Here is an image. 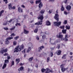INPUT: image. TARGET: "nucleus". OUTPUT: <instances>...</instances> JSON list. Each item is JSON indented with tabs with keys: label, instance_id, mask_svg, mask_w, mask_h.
I'll return each instance as SVG.
<instances>
[{
	"label": "nucleus",
	"instance_id": "nucleus-1",
	"mask_svg": "<svg viewBox=\"0 0 73 73\" xmlns=\"http://www.w3.org/2000/svg\"><path fill=\"white\" fill-rule=\"evenodd\" d=\"M28 46L29 48L28 50H27V52L29 53V51L31 50V48H33V45H32V43H29L28 44Z\"/></svg>",
	"mask_w": 73,
	"mask_h": 73
},
{
	"label": "nucleus",
	"instance_id": "nucleus-2",
	"mask_svg": "<svg viewBox=\"0 0 73 73\" xmlns=\"http://www.w3.org/2000/svg\"><path fill=\"white\" fill-rule=\"evenodd\" d=\"M58 10H57L56 11V14H55V15L54 17V18L56 19V21H58L59 18L58 17H59V16L58 15Z\"/></svg>",
	"mask_w": 73,
	"mask_h": 73
},
{
	"label": "nucleus",
	"instance_id": "nucleus-3",
	"mask_svg": "<svg viewBox=\"0 0 73 73\" xmlns=\"http://www.w3.org/2000/svg\"><path fill=\"white\" fill-rule=\"evenodd\" d=\"M5 63L4 64L3 66L2 67V69H4V68H5L6 66H7V64H6V63H7H7H8V62H9V60H5Z\"/></svg>",
	"mask_w": 73,
	"mask_h": 73
},
{
	"label": "nucleus",
	"instance_id": "nucleus-4",
	"mask_svg": "<svg viewBox=\"0 0 73 73\" xmlns=\"http://www.w3.org/2000/svg\"><path fill=\"white\" fill-rule=\"evenodd\" d=\"M17 48H18L19 51H21V50L23 49H24V47L23 45H22L21 46H17Z\"/></svg>",
	"mask_w": 73,
	"mask_h": 73
},
{
	"label": "nucleus",
	"instance_id": "nucleus-5",
	"mask_svg": "<svg viewBox=\"0 0 73 73\" xmlns=\"http://www.w3.org/2000/svg\"><path fill=\"white\" fill-rule=\"evenodd\" d=\"M54 25L55 26H57V27H59V25H61V22H54Z\"/></svg>",
	"mask_w": 73,
	"mask_h": 73
},
{
	"label": "nucleus",
	"instance_id": "nucleus-6",
	"mask_svg": "<svg viewBox=\"0 0 73 73\" xmlns=\"http://www.w3.org/2000/svg\"><path fill=\"white\" fill-rule=\"evenodd\" d=\"M49 72H51L52 73L53 72V71L50 70L49 69V68H48L46 69V72H45V73H50Z\"/></svg>",
	"mask_w": 73,
	"mask_h": 73
},
{
	"label": "nucleus",
	"instance_id": "nucleus-7",
	"mask_svg": "<svg viewBox=\"0 0 73 73\" xmlns=\"http://www.w3.org/2000/svg\"><path fill=\"white\" fill-rule=\"evenodd\" d=\"M43 17L42 15H41L39 16L38 17V19H39V20H41L40 22H43V21L42 20L43 19Z\"/></svg>",
	"mask_w": 73,
	"mask_h": 73
},
{
	"label": "nucleus",
	"instance_id": "nucleus-8",
	"mask_svg": "<svg viewBox=\"0 0 73 73\" xmlns=\"http://www.w3.org/2000/svg\"><path fill=\"white\" fill-rule=\"evenodd\" d=\"M7 50H8V49L7 48H6L5 50H3V49H1L0 51V52L1 53H2V54H3V53H4V52H7Z\"/></svg>",
	"mask_w": 73,
	"mask_h": 73
},
{
	"label": "nucleus",
	"instance_id": "nucleus-9",
	"mask_svg": "<svg viewBox=\"0 0 73 73\" xmlns=\"http://www.w3.org/2000/svg\"><path fill=\"white\" fill-rule=\"evenodd\" d=\"M8 8L9 10H11L12 9V4L11 3H9L8 5Z\"/></svg>",
	"mask_w": 73,
	"mask_h": 73
},
{
	"label": "nucleus",
	"instance_id": "nucleus-10",
	"mask_svg": "<svg viewBox=\"0 0 73 73\" xmlns=\"http://www.w3.org/2000/svg\"><path fill=\"white\" fill-rule=\"evenodd\" d=\"M44 48V46H40L38 48V51L39 52H41V50H42V49L43 48Z\"/></svg>",
	"mask_w": 73,
	"mask_h": 73
},
{
	"label": "nucleus",
	"instance_id": "nucleus-11",
	"mask_svg": "<svg viewBox=\"0 0 73 73\" xmlns=\"http://www.w3.org/2000/svg\"><path fill=\"white\" fill-rule=\"evenodd\" d=\"M59 36H57V37H58V38H60L62 37H63V35H61V33H59Z\"/></svg>",
	"mask_w": 73,
	"mask_h": 73
},
{
	"label": "nucleus",
	"instance_id": "nucleus-12",
	"mask_svg": "<svg viewBox=\"0 0 73 73\" xmlns=\"http://www.w3.org/2000/svg\"><path fill=\"white\" fill-rule=\"evenodd\" d=\"M72 7L70 5L67 6L66 7V9L68 11H70Z\"/></svg>",
	"mask_w": 73,
	"mask_h": 73
},
{
	"label": "nucleus",
	"instance_id": "nucleus-13",
	"mask_svg": "<svg viewBox=\"0 0 73 73\" xmlns=\"http://www.w3.org/2000/svg\"><path fill=\"white\" fill-rule=\"evenodd\" d=\"M68 38H69L68 37V35H66L64 38L65 39V41H68Z\"/></svg>",
	"mask_w": 73,
	"mask_h": 73
},
{
	"label": "nucleus",
	"instance_id": "nucleus-14",
	"mask_svg": "<svg viewBox=\"0 0 73 73\" xmlns=\"http://www.w3.org/2000/svg\"><path fill=\"white\" fill-rule=\"evenodd\" d=\"M38 7L39 8L40 10L41 8L42 7V3L41 2H40L39 4Z\"/></svg>",
	"mask_w": 73,
	"mask_h": 73
},
{
	"label": "nucleus",
	"instance_id": "nucleus-15",
	"mask_svg": "<svg viewBox=\"0 0 73 73\" xmlns=\"http://www.w3.org/2000/svg\"><path fill=\"white\" fill-rule=\"evenodd\" d=\"M5 44H9V40L7 38L5 40Z\"/></svg>",
	"mask_w": 73,
	"mask_h": 73
},
{
	"label": "nucleus",
	"instance_id": "nucleus-16",
	"mask_svg": "<svg viewBox=\"0 0 73 73\" xmlns=\"http://www.w3.org/2000/svg\"><path fill=\"white\" fill-rule=\"evenodd\" d=\"M18 11L19 12H23V10L19 7L18 8Z\"/></svg>",
	"mask_w": 73,
	"mask_h": 73
},
{
	"label": "nucleus",
	"instance_id": "nucleus-17",
	"mask_svg": "<svg viewBox=\"0 0 73 73\" xmlns=\"http://www.w3.org/2000/svg\"><path fill=\"white\" fill-rule=\"evenodd\" d=\"M24 69V67L23 66H21L20 68H19L18 70L19 72H20V70L23 71V70Z\"/></svg>",
	"mask_w": 73,
	"mask_h": 73
},
{
	"label": "nucleus",
	"instance_id": "nucleus-18",
	"mask_svg": "<svg viewBox=\"0 0 73 73\" xmlns=\"http://www.w3.org/2000/svg\"><path fill=\"white\" fill-rule=\"evenodd\" d=\"M42 23L40 22V21L38 22L37 23H36L35 24V25H42Z\"/></svg>",
	"mask_w": 73,
	"mask_h": 73
},
{
	"label": "nucleus",
	"instance_id": "nucleus-19",
	"mask_svg": "<svg viewBox=\"0 0 73 73\" xmlns=\"http://www.w3.org/2000/svg\"><path fill=\"white\" fill-rule=\"evenodd\" d=\"M46 25H50V23L49 22V21H47L46 22Z\"/></svg>",
	"mask_w": 73,
	"mask_h": 73
},
{
	"label": "nucleus",
	"instance_id": "nucleus-20",
	"mask_svg": "<svg viewBox=\"0 0 73 73\" xmlns=\"http://www.w3.org/2000/svg\"><path fill=\"white\" fill-rule=\"evenodd\" d=\"M19 51L18 48L17 47L14 50V52H18Z\"/></svg>",
	"mask_w": 73,
	"mask_h": 73
},
{
	"label": "nucleus",
	"instance_id": "nucleus-21",
	"mask_svg": "<svg viewBox=\"0 0 73 73\" xmlns=\"http://www.w3.org/2000/svg\"><path fill=\"white\" fill-rule=\"evenodd\" d=\"M66 54H64L63 56L62 57V59H66Z\"/></svg>",
	"mask_w": 73,
	"mask_h": 73
},
{
	"label": "nucleus",
	"instance_id": "nucleus-22",
	"mask_svg": "<svg viewBox=\"0 0 73 73\" xmlns=\"http://www.w3.org/2000/svg\"><path fill=\"white\" fill-rule=\"evenodd\" d=\"M62 33H64L65 34H66V29H63L62 31Z\"/></svg>",
	"mask_w": 73,
	"mask_h": 73
},
{
	"label": "nucleus",
	"instance_id": "nucleus-23",
	"mask_svg": "<svg viewBox=\"0 0 73 73\" xmlns=\"http://www.w3.org/2000/svg\"><path fill=\"white\" fill-rule=\"evenodd\" d=\"M64 64H63L62 65L60 66L61 68H62L61 70L62 72H64V70H63V68H64Z\"/></svg>",
	"mask_w": 73,
	"mask_h": 73
},
{
	"label": "nucleus",
	"instance_id": "nucleus-24",
	"mask_svg": "<svg viewBox=\"0 0 73 73\" xmlns=\"http://www.w3.org/2000/svg\"><path fill=\"white\" fill-rule=\"evenodd\" d=\"M70 26H65V28L66 29H68V30H69V29H70Z\"/></svg>",
	"mask_w": 73,
	"mask_h": 73
},
{
	"label": "nucleus",
	"instance_id": "nucleus-25",
	"mask_svg": "<svg viewBox=\"0 0 73 73\" xmlns=\"http://www.w3.org/2000/svg\"><path fill=\"white\" fill-rule=\"evenodd\" d=\"M24 33L25 34H28L29 33V32L28 31H27L25 29H24Z\"/></svg>",
	"mask_w": 73,
	"mask_h": 73
},
{
	"label": "nucleus",
	"instance_id": "nucleus-26",
	"mask_svg": "<svg viewBox=\"0 0 73 73\" xmlns=\"http://www.w3.org/2000/svg\"><path fill=\"white\" fill-rule=\"evenodd\" d=\"M61 50H59L57 52V53H58L57 54L58 55H60V54H61Z\"/></svg>",
	"mask_w": 73,
	"mask_h": 73
},
{
	"label": "nucleus",
	"instance_id": "nucleus-27",
	"mask_svg": "<svg viewBox=\"0 0 73 73\" xmlns=\"http://www.w3.org/2000/svg\"><path fill=\"white\" fill-rule=\"evenodd\" d=\"M50 56L51 57H52L53 56V52L51 51L50 52Z\"/></svg>",
	"mask_w": 73,
	"mask_h": 73
},
{
	"label": "nucleus",
	"instance_id": "nucleus-28",
	"mask_svg": "<svg viewBox=\"0 0 73 73\" xmlns=\"http://www.w3.org/2000/svg\"><path fill=\"white\" fill-rule=\"evenodd\" d=\"M44 12H45V10H42L40 11V13L41 14H42V15L44 13Z\"/></svg>",
	"mask_w": 73,
	"mask_h": 73
},
{
	"label": "nucleus",
	"instance_id": "nucleus-29",
	"mask_svg": "<svg viewBox=\"0 0 73 73\" xmlns=\"http://www.w3.org/2000/svg\"><path fill=\"white\" fill-rule=\"evenodd\" d=\"M17 63L18 64L20 62V59H17L16 60Z\"/></svg>",
	"mask_w": 73,
	"mask_h": 73
},
{
	"label": "nucleus",
	"instance_id": "nucleus-30",
	"mask_svg": "<svg viewBox=\"0 0 73 73\" xmlns=\"http://www.w3.org/2000/svg\"><path fill=\"white\" fill-rule=\"evenodd\" d=\"M41 70L42 71V72L44 73V72H45L46 69H44V68H42L41 69Z\"/></svg>",
	"mask_w": 73,
	"mask_h": 73
},
{
	"label": "nucleus",
	"instance_id": "nucleus-31",
	"mask_svg": "<svg viewBox=\"0 0 73 73\" xmlns=\"http://www.w3.org/2000/svg\"><path fill=\"white\" fill-rule=\"evenodd\" d=\"M65 27V26L63 25L62 26H61L60 27V28L61 29H64V28Z\"/></svg>",
	"mask_w": 73,
	"mask_h": 73
},
{
	"label": "nucleus",
	"instance_id": "nucleus-32",
	"mask_svg": "<svg viewBox=\"0 0 73 73\" xmlns=\"http://www.w3.org/2000/svg\"><path fill=\"white\" fill-rule=\"evenodd\" d=\"M7 38L8 39H9V40H11L12 39H13V37H9Z\"/></svg>",
	"mask_w": 73,
	"mask_h": 73
},
{
	"label": "nucleus",
	"instance_id": "nucleus-33",
	"mask_svg": "<svg viewBox=\"0 0 73 73\" xmlns=\"http://www.w3.org/2000/svg\"><path fill=\"white\" fill-rule=\"evenodd\" d=\"M13 44L14 45H16V44H17V42L16 41H14L13 42Z\"/></svg>",
	"mask_w": 73,
	"mask_h": 73
},
{
	"label": "nucleus",
	"instance_id": "nucleus-34",
	"mask_svg": "<svg viewBox=\"0 0 73 73\" xmlns=\"http://www.w3.org/2000/svg\"><path fill=\"white\" fill-rule=\"evenodd\" d=\"M27 50H28V49H25L23 51H22L23 53H25V50H27Z\"/></svg>",
	"mask_w": 73,
	"mask_h": 73
},
{
	"label": "nucleus",
	"instance_id": "nucleus-35",
	"mask_svg": "<svg viewBox=\"0 0 73 73\" xmlns=\"http://www.w3.org/2000/svg\"><path fill=\"white\" fill-rule=\"evenodd\" d=\"M61 11H64V7L63 6H62V7H61Z\"/></svg>",
	"mask_w": 73,
	"mask_h": 73
},
{
	"label": "nucleus",
	"instance_id": "nucleus-36",
	"mask_svg": "<svg viewBox=\"0 0 73 73\" xmlns=\"http://www.w3.org/2000/svg\"><path fill=\"white\" fill-rule=\"evenodd\" d=\"M33 57H32L31 58H30L29 59V61H32V60H33Z\"/></svg>",
	"mask_w": 73,
	"mask_h": 73
},
{
	"label": "nucleus",
	"instance_id": "nucleus-37",
	"mask_svg": "<svg viewBox=\"0 0 73 73\" xmlns=\"http://www.w3.org/2000/svg\"><path fill=\"white\" fill-rule=\"evenodd\" d=\"M36 40H39L40 39L39 36H36Z\"/></svg>",
	"mask_w": 73,
	"mask_h": 73
},
{
	"label": "nucleus",
	"instance_id": "nucleus-38",
	"mask_svg": "<svg viewBox=\"0 0 73 73\" xmlns=\"http://www.w3.org/2000/svg\"><path fill=\"white\" fill-rule=\"evenodd\" d=\"M37 31H38V29H35V30L34 31V32L35 33H37Z\"/></svg>",
	"mask_w": 73,
	"mask_h": 73
},
{
	"label": "nucleus",
	"instance_id": "nucleus-39",
	"mask_svg": "<svg viewBox=\"0 0 73 73\" xmlns=\"http://www.w3.org/2000/svg\"><path fill=\"white\" fill-rule=\"evenodd\" d=\"M41 2V0H39V1H36V4H37V3H39L40 2Z\"/></svg>",
	"mask_w": 73,
	"mask_h": 73
},
{
	"label": "nucleus",
	"instance_id": "nucleus-40",
	"mask_svg": "<svg viewBox=\"0 0 73 73\" xmlns=\"http://www.w3.org/2000/svg\"><path fill=\"white\" fill-rule=\"evenodd\" d=\"M14 61H13L11 62V66H12V65H14Z\"/></svg>",
	"mask_w": 73,
	"mask_h": 73
},
{
	"label": "nucleus",
	"instance_id": "nucleus-41",
	"mask_svg": "<svg viewBox=\"0 0 73 73\" xmlns=\"http://www.w3.org/2000/svg\"><path fill=\"white\" fill-rule=\"evenodd\" d=\"M49 60H50V58L49 57H48L47 58V62H48L49 61Z\"/></svg>",
	"mask_w": 73,
	"mask_h": 73
},
{
	"label": "nucleus",
	"instance_id": "nucleus-42",
	"mask_svg": "<svg viewBox=\"0 0 73 73\" xmlns=\"http://www.w3.org/2000/svg\"><path fill=\"white\" fill-rule=\"evenodd\" d=\"M61 40H62V41H64V40H65V38L62 37L61 38Z\"/></svg>",
	"mask_w": 73,
	"mask_h": 73
},
{
	"label": "nucleus",
	"instance_id": "nucleus-43",
	"mask_svg": "<svg viewBox=\"0 0 73 73\" xmlns=\"http://www.w3.org/2000/svg\"><path fill=\"white\" fill-rule=\"evenodd\" d=\"M40 35L42 37L43 36H44L45 35H44V33H40Z\"/></svg>",
	"mask_w": 73,
	"mask_h": 73
},
{
	"label": "nucleus",
	"instance_id": "nucleus-44",
	"mask_svg": "<svg viewBox=\"0 0 73 73\" xmlns=\"http://www.w3.org/2000/svg\"><path fill=\"white\" fill-rule=\"evenodd\" d=\"M67 24V21L65 20L64 21V24Z\"/></svg>",
	"mask_w": 73,
	"mask_h": 73
},
{
	"label": "nucleus",
	"instance_id": "nucleus-45",
	"mask_svg": "<svg viewBox=\"0 0 73 73\" xmlns=\"http://www.w3.org/2000/svg\"><path fill=\"white\" fill-rule=\"evenodd\" d=\"M30 3L31 4H33L34 2L33 0H32L30 1Z\"/></svg>",
	"mask_w": 73,
	"mask_h": 73
},
{
	"label": "nucleus",
	"instance_id": "nucleus-46",
	"mask_svg": "<svg viewBox=\"0 0 73 73\" xmlns=\"http://www.w3.org/2000/svg\"><path fill=\"white\" fill-rule=\"evenodd\" d=\"M15 35H16V34H15L14 33H13L11 35V36H15Z\"/></svg>",
	"mask_w": 73,
	"mask_h": 73
},
{
	"label": "nucleus",
	"instance_id": "nucleus-47",
	"mask_svg": "<svg viewBox=\"0 0 73 73\" xmlns=\"http://www.w3.org/2000/svg\"><path fill=\"white\" fill-rule=\"evenodd\" d=\"M18 38H19V36H17L14 38V39L15 40H17Z\"/></svg>",
	"mask_w": 73,
	"mask_h": 73
},
{
	"label": "nucleus",
	"instance_id": "nucleus-48",
	"mask_svg": "<svg viewBox=\"0 0 73 73\" xmlns=\"http://www.w3.org/2000/svg\"><path fill=\"white\" fill-rule=\"evenodd\" d=\"M15 26L14 27H12L11 29H10V30H13V29H15Z\"/></svg>",
	"mask_w": 73,
	"mask_h": 73
},
{
	"label": "nucleus",
	"instance_id": "nucleus-49",
	"mask_svg": "<svg viewBox=\"0 0 73 73\" xmlns=\"http://www.w3.org/2000/svg\"><path fill=\"white\" fill-rule=\"evenodd\" d=\"M45 37H46L45 35H44V36H42V38L43 39H44V38H45Z\"/></svg>",
	"mask_w": 73,
	"mask_h": 73
},
{
	"label": "nucleus",
	"instance_id": "nucleus-50",
	"mask_svg": "<svg viewBox=\"0 0 73 73\" xmlns=\"http://www.w3.org/2000/svg\"><path fill=\"white\" fill-rule=\"evenodd\" d=\"M7 22H5V23H4L3 24V25H7Z\"/></svg>",
	"mask_w": 73,
	"mask_h": 73
},
{
	"label": "nucleus",
	"instance_id": "nucleus-51",
	"mask_svg": "<svg viewBox=\"0 0 73 73\" xmlns=\"http://www.w3.org/2000/svg\"><path fill=\"white\" fill-rule=\"evenodd\" d=\"M3 12H4V10L1 11L0 12V14L1 15V14L3 13Z\"/></svg>",
	"mask_w": 73,
	"mask_h": 73
},
{
	"label": "nucleus",
	"instance_id": "nucleus-52",
	"mask_svg": "<svg viewBox=\"0 0 73 73\" xmlns=\"http://www.w3.org/2000/svg\"><path fill=\"white\" fill-rule=\"evenodd\" d=\"M3 40H1L0 42V44H3Z\"/></svg>",
	"mask_w": 73,
	"mask_h": 73
},
{
	"label": "nucleus",
	"instance_id": "nucleus-53",
	"mask_svg": "<svg viewBox=\"0 0 73 73\" xmlns=\"http://www.w3.org/2000/svg\"><path fill=\"white\" fill-rule=\"evenodd\" d=\"M64 13L66 15L68 14V13H67V12L66 11H65L64 12Z\"/></svg>",
	"mask_w": 73,
	"mask_h": 73
},
{
	"label": "nucleus",
	"instance_id": "nucleus-54",
	"mask_svg": "<svg viewBox=\"0 0 73 73\" xmlns=\"http://www.w3.org/2000/svg\"><path fill=\"white\" fill-rule=\"evenodd\" d=\"M66 69L65 68H63V70H64V71H62L63 72H64L65 70H66Z\"/></svg>",
	"mask_w": 73,
	"mask_h": 73
},
{
	"label": "nucleus",
	"instance_id": "nucleus-55",
	"mask_svg": "<svg viewBox=\"0 0 73 73\" xmlns=\"http://www.w3.org/2000/svg\"><path fill=\"white\" fill-rule=\"evenodd\" d=\"M48 13L49 14L50 13H52V10H49V11H48Z\"/></svg>",
	"mask_w": 73,
	"mask_h": 73
},
{
	"label": "nucleus",
	"instance_id": "nucleus-56",
	"mask_svg": "<svg viewBox=\"0 0 73 73\" xmlns=\"http://www.w3.org/2000/svg\"><path fill=\"white\" fill-rule=\"evenodd\" d=\"M58 49H59L60 48V44H58Z\"/></svg>",
	"mask_w": 73,
	"mask_h": 73
},
{
	"label": "nucleus",
	"instance_id": "nucleus-57",
	"mask_svg": "<svg viewBox=\"0 0 73 73\" xmlns=\"http://www.w3.org/2000/svg\"><path fill=\"white\" fill-rule=\"evenodd\" d=\"M5 2V4H7L8 3V0L6 1H4Z\"/></svg>",
	"mask_w": 73,
	"mask_h": 73
},
{
	"label": "nucleus",
	"instance_id": "nucleus-58",
	"mask_svg": "<svg viewBox=\"0 0 73 73\" xmlns=\"http://www.w3.org/2000/svg\"><path fill=\"white\" fill-rule=\"evenodd\" d=\"M4 29H5V30H8V28H4Z\"/></svg>",
	"mask_w": 73,
	"mask_h": 73
},
{
	"label": "nucleus",
	"instance_id": "nucleus-59",
	"mask_svg": "<svg viewBox=\"0 0 73 73\" xmlns=\"http://www.w3.org/2000/svg\"><path fill=\"white\" fill-rule=\"evenodd\" d=\"M10 59V56H7V59L9 60Z\"/></svg>",
	"mask_w": 73,
	"mask_h": 73
},
{
	"label": "nucleus",
	"instance_id": "nucleus-60",
	"mask_svg": "<svg viewBox=\"0 0 73 73\" xmlns=\"http://www.w3.org/2000/svg\"><path fill=\"white\" fill-rule=\"evenodd\" d=\"M15 9V7H12V9Z\"/></svg>",
	"mask_w": 73,
	"mask_h": 73
},
{
	"label": "nucleus",
	"instance_id": "nucleus-61",
	"mask_svg": "<svg viewBox=\"0 0 73 73\" xmlns=\"http://www.w3.org/2000/svg\"><path fill=\"white\" fill-rule=\"evenodd\" d=\"M3 55L4 56H8V54H7L6 53L5 54H4Z\"/></svg>",
	"mask_w": 73,
	"mask_h": 73
},
{
	"label": "nucleus",
	"instance_id": "nucleus-62",
	"mask_svg": "<svg viewBox=\"0 0 73 73\" xmlns=\"http://www.w3.org/2000/svg\"><path fill=\"white\" fill-rule=\"evenodd\" d=\"M31 39L32 38H30L29 39V41H31Z\"/></svg>",
	"mask_w": 73,
	"mask_h": 73
},
{
	"label": "nucleus",
	"instance_id": "nucleus-63",
	"mask_svg": "<svg viewBox=\"0 0 73 73\" xmlns=\"http://www.w3.org/2000/svg\"><path fill=\"white\" fill-rule=\"evenodd\" d=\"M15 21L16 23H17V22H18V20H17V19H16Z\"/></svg>",
	"mask_w": 73,
	"mask_h": 73
},
{
	"label": "nucleus",
	"instance_id": "nucleus-64",
	"mask_svg": "<svg viewBox=\"0 0 73 73\" xmlns=\"http://www.w3.org/2000/svg\"><path fill=\"white\" fill-rule=\"evenodd\" d=\"M71 22L72 23H73V19H72L71 20Z\"/></svg>",
	"mask_w": 73,
	"mask_h": 73
}]
</instances>
